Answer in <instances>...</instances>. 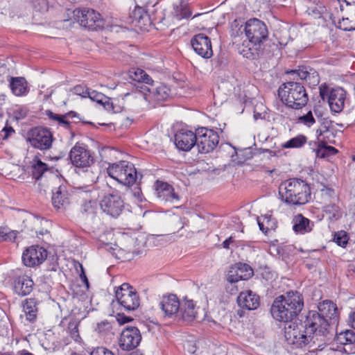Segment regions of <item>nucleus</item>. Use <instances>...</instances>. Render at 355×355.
<instances>
[{"label":"nucleus","instance_id":"1","mask_svg":"<svg viewBox=\"0 0 355 355\" xmlns=\"http://www.w3.org/2000/svg\"><path fill=\"white\" fill-rule=\"evenodd\" d=\"M245 33L247 40L243 42L239 52L247 59L254 60L259 56L263 43L268 37L267 26L257 18L250 19L245 23Z\"/></svg>","mask_w":355,"mask_h":355},{"label":"nucleus","instance_id":"2","mask_svg":"<svg viewBox=\"0 0 355 355\" xmlns=\"http://www.w3.org/2000/svg\"><path fill=\"white\" fill-rule=\"evenodd\" d=\"M304 306L302 295L297 291L288 292L286 295H280L274 300L270 312L273 318L285 324L295 321L297 315Z\"/></svg>","mask_w":355,"mask_h":355},{"label":"nucleus","instance_id":"3","mask_svg":"<svg viewBox=\"0 0 355 355\" xmlns=\"http://www.w3.org/2000/svg\"><path fill=\"white\" fill-rule=\"evenodd\" d=\"M279 195L283 201L292 205H302L311 199L309 186L300 179H289L279 186Z\"/></svg>","mask_w":355,"mask_h":355},{"label":"nucleus","instance_id":"4","mask_svg":"<svg viewBox=\"0 0 355 355\" xmlns=\"http://www.w3.org/2000/svg\"><path fill=\"white\" fill-rule=\"evenodd\" d=\"M278 96L286 106L295 110L304 107L309 100L304 85L294 81L283 83L278 89Z\"/></svg>","mask_w":355,"mask_h":355},{"label":"nucleus","instance_id":"5","mask_svg":"<svg viewBox=\"0 0 355 355\" xmlns=\"http://www.w3.org/2000/svg\"><path fill=\"white\" fill-rule=\"evenodd\" d=\"M107 175L119 184L131 187L137 180V171L135 165L128 161H120L110 164L107 168Z\"/></svg>","mask_w":355,"mask_h":355},{"label":"nucleus","instance_id":"6","mask_svg":"<svg viewBox=\"0 0 355 355\" xmlns=\"http://www.w3.org/2000/svg\"><path fill=\"white\" fill-rule=\"evenodd\" d=\"M284 337L287 343L295 347H304L312 342V336L306 332L303 323L290 321L284 326Z\"/></svg>","mask_w":355,"mask_h":355},{"label":"nucleus","instance_id":"7","mask_svg":"<svg viewBox=\"0 0 355 355\" xmlns=\"http://www.w3.org/2000/svg\"><path fill=\"white\" fill-rule=\"evenodd\" d=\"M320 96L323 101L327 100L332 112L340 113L344 109L347 98V92L342 87L329 89L326 85H322L319 87Z\"/></svg>","mask_w":355,"mask_h":355},{"label":"nucleus","instance_id":"8","mask_svg":"<svg viewBox=\"0 0 355 355\" xmlns=\"http://www.w3.org/2000/svg\"><path fill=\"white\" fill-rule=\"evenodd\" d=\"M119 305L128 311L136 310L140 305V299L136 290L128 283L121 285L115 292Z\"/></svg>","mask_w":355,"mask_h":355},{"label":"nucleus","instance_id":"9","mask_svg":"<svg viewBox=\"0 0 355 355\" xmlns=\"http://www.w3.org/2000/svg\"><path fill=\"white\" fill-rule=\"evenodd\" d=\"M196 145L201 153L212 151L219 142V136L216 132L207 128H200L196 130Z\"/></svg>","mask_w":355,"mask_h":355},{"label":"nucleus","instance_id":"10","mask_svg":"<svg viewBox=\"0 0 355 355\" xmlns=\"http://www.w3.org/2000/svg\"><path fill=\"white\" fill-rule=\"evenodd\" d=\"M303 324L306 332L312 336V339H313L315 335L324 336L328 331L330 323L328 322V319L323 318L318 312L310 311Z\"/></svg>","mask_w":355,"mask_h":355},{"label":"nucleus","instance_id":"11","mask_svg":"<svg viewBox=\"0 0 355 355\" xmlns=\"http://www.w3.org/2000/svg\"><path fill=\"white\" fill-rule=\"evenodd\" d=\"M73 15L82 26L90 30H96L103 25L101 15L92 9H76Z\"/></svg>","mask_w":355,"mask_h":355},{"label":"nucleus","instance_id":"12","mask_svg":"<svg viewBox=\"0 0 355 355\" xmlns=\"http://www.w3.org/2000/svg\"><path fill=\"white\" fill-rule=\"evenodd\" d=\"M28 141L33 148L46 150L52 146L53 135L46 128H35L28 132Z\"/></svg>","mask_w":355,"mask_h":355},{"label":"nucleus","instance_id":"13","mask_svg":"<svg viewBox=\"0 0 355 355\" xmlns=\"http://www.w3.org/2000/svg\"><path fill=\"white\" fill-rule=\"evenodd\" d=\"M100 206L103 212L117 218L124 209V201L117 191H114L103 198Z\"/></svg>","mask_w":355,"mask_h":355},{"label":"nucleus","instance_id":"14","mask_svg":"<svg viewBox=\"0 0 355 355\" xmlns=\"http://www.w3.org/2000/svg\"><path fill=\"white\" fill-rule=\"evenodd\" d=\"M47 250L40 245H31L22 254L23 263L28 267H35L42 264L47 258Z\"/></svg>","mask_w":355,"mask_h":355},{"label":"nucleus","instance_id":"15","mask_svg":"<svg viewBox=\"0 0 355 355\" xmlns=\"http://www.w3.org/2000/svg\"><path fill=\"white\" fill-rule=\"evenodd\" d=\"M69 158L72 164L77 168H87L94 162L90 152L84 146L77 144L71 149Z\"/></svg>","mask_w":355,"mask_h":355},{"label":"nucleus","instance_id":"16","mask_svg":"<svg viewBox=\"0 0 355 355\" xmlns=\"http://www.w3.org/2000/svg\"><path fill=\"white\" fill-rule=\"evenodd\" d=\"M141 340L139 330L135 327H127L121 334L119 347L123 350L130 351L136 348Z\"/></svg>","mask_w":355,"mask_h":355},{"label":"nucleus","instance_id":"17","mask_svg":"<svg viewBox=\"0 0 355 355\" xmlns=\"http://www.w3.org/2000/svg\"><path fill=\"white\" fill-rule=\"evenodd\" d=\"M144 99L148 102H162L170 95V89L165 85L157 83L156 85L141 87Z\"/></svg>","mask_w":355,"mask_h":355},{"label":"nucleus","instance_id":"18","mask_svg":"<svg viewBox=\"0 0 355 355\" xmlns=\"http://www.w3.org/2000/svg\"><path fill=\"white\" fill-rule=\"evenodd\" d=\"M194 51L203 58H210L213 55V50L210 38L203 33L196 35L191 40Z\"/></svg>","mask_w":355,"mask_h":355},{"label":"nucleus","instance_id":"19","mask_svg":"<svg viewBox=\"0 0 355 355\" xmlns=\"http://www.w3.org/2000/svg\"><path fill=\"white\" fill-rule=\"evenodd\" d=\"M253 275L252 269L247 264L236 263L232 266L227 275V281L231 284L245 280Z\"/></svg>","mask_w":355,"mask_h":355},{"label":"nucleus","instance_id":"20","mask_svg":"<svg viewBox=\"0 0 355 355\" xmlns=\"http://www.w3.org/2000/svg\"><path fill=\"white\" fill-rule=\"evenodd\" d=\"M196 135L191 130H181L175 135V144L181 150H190L196 145Z\"/></svg>","mask_w":355,"mask_h":355},{"label":"nucleus","instance_id":"21","mask_svg":"<svg viewBox=\"0 0 355 355\" xmlns=\"http://www.w3.org/2000/svg\"><path fill=\"white\" fill-rule=\"evenodd\" d=\"M164 317L171 318L180 310V302L175 295H164L159 303Z\"/></svg>","mask_w":355,"mask_h":355},{"label":"nucleus","instance_id":"22","mask_svg":"<svg viewBox=\"0 0 355 355\" xmlns=\"http://www.w3.org/2000/svg\"><path fill=\"white\" fill-rule=\"evenodd\" d=\"M155 187L157 196L160 200L171 203L179 201V196L175 192L174 188L169 184L157 181Z\"/></svg>","mask_w":355,"mask_h":355},{"label":"nucleus","instance_id":"23","mask_svg":"<svg viewBox=\"0 0 355 355\" xmlns=\"http://www.w3.org/2000/svg\"><path fill=\"white\" fill-rule=\"evenodd\" d=\"M239 306L248 310H254L259 306V297L252 291L241 292L237 297Z\"/></svg>","mask_w":355,"mask_h":355},{"label":"nucleus","instance_id":"24","mask_svg":"<svg viewBox=\"0 0 355 355\" xmlns=\"http://www.w3.org/2000/svg\"><path fill=\"white\" fill-rule=\"evenodd\" d=\"M318 313L328 319V322L336 323L338 319V311L336 304L330 300H324L318 304Z\"/></svg>","mask_w":355,"mask_h":355},{"label":"nucleus","instance_id":"25","mask_svg":"<svg viewBox=\"0 0 355 355\" xmlns=\"http://www.w3.org/2000/svg\"><path fill=\"white\" fill-rule=\"evenodd\" d=\"M130 17L135 26L143 31H148V26L150 24V17L144 8L135 7L130 14Z\"/></svg>","mask_w":355,"mask_h":355},{"label":"nucleus","instance_id":"26","mask_svg":"<svg viewBox=\"0 0 355 355\" xmlns=\"http://www.w3.org/2000/svg\"><path fill=\"white\" fill-rule=\"evenodd\" d=\"M24 222L31 231H34L37 234L43 235L48 232L44 227L47 226L49 221L43 218L30 215Z\"/></svg>","mask_w":355,"mask_h":355},{"label":"nucleus","instance_id":"27","mask_svg":"<svg viewBox=\"0 0 355 355\" xmlns=\"http://www.w3.org/2000/svg\"><path fill=\"white\" fill-rule=\"evenodd\" d=\"M9 87L12 93L16 96H26L29 92L28 83L23 77H10Z\"/></svg>","mask_w":355,"mask_h":355},{"label":"nucleus","instance_id":"28","mask_svg":"<svg viewBox=\"0 0 355 355\" xmlns=\"http://www.w3.org/2000/svg\"><path fill=\"white\" fill-rule=\"evenodd\" d=\"M33 284L29 276L26 275L19 276L15 280V292L20 295H28L33 289Z\"/></svg>","mask_w":355,"mask_h":355},{"label":"nucleus","instance_id":"29","mask_svg":"<svg viewBox=\"0 0 355 355\" xmlns=\"http://www.w3.org/2000/svg\"><path fill=\"white\" fill-rule=\"evenodd\" d=\"M292 223L294 232L300 234L310 232L313 227V223L302 214L295 216L292 220Z\"/></svg>","mask_w":355,"mask_h":355},{"label":"nucleus","instance_id":"30","mask_svg":"<svg viewBox=\"0 0 355 355\" xmlns=\"http://www.w3.org/2000/svg\"><path fill=\"white\" fill-rule=\"evenodd\" d=\"M291 73H296L301 80H304L310 87L317 86L320 83L319 74L313 69L304 67L297 71H292Z\"/></svg>","mask_w":355,"mask_h":355},{"label":"nucleus","instance_id":"31","mask_svg":"<svg viewBox=\"0 0 355 355\" xmlns=\"http://www.w3.org/2000/svg\"><path fill=\"white\" fill-rule=\"evenodd\" d=\"M179 312L184 320L189 322L193 321L197 314L195 302L192 300L184 298L182 302H180Z\"/></svg>","mask_w":355,"mask_h":355},{"label":"nucleus","instance_id":"32","mask_svg":"<svg viewBox=\"0 0 355 355\" xmlns=\"http://www.w3.org/2000/svg\"><path fill=\"white\" fill-rule=\"evenodd\" d=\"M69 194L64 185H60L53 191L52 203L57 209L64 208L69 202Z\"/></svg>","mask_w":355,"mask_h":355},{"label":"nucleus","instance_id":"33","mask_svg":"<svg viewBox=\"0 0 355 355\" xmlns=\"http://www.w3.org/2000/svg\"><path fill=\"white\" fill-rule=\"evenodd\" d=\"M87 97L92 101L101 104L103 107L108 112H117L119 110H115L114 103L110 98L103 95L102 93L97 92L94 90H89Z\"/></svg>","mask_w":355,"mask_h":355},{"label":"nucleus","instance_id":"34","mask_svg":"<svg viewBox=\"0 0 355 355\" xmlns=\"http://www.w3.org/2000/svg\"><path fill=\"white\" fill-rule=\"evenodd\" d=\"M334 126L331 123L324 124L316 132L317 139L320 143H334Z\"/></svg>","mask_w":355,"mask_h":355},{"label":"nucleus","instance_id":"35","mask_svg":"<svg viewBox=\"0 0 355 355\" xmlns=\"http://www.w3.org/2000/svg\"><path fill=\"white\" fill-rule=\"evenodd\" d=\"M257 223L261 231L265 234L268 232L275 230L277 227V223L275 218H272L270 215L261 216L257 218Z\"/></svg>","mask_w":355,"mask_h":355},{"label":"nucleus","instance_id":"36","mask_svg":"<svg viewBox=\"0 0 355 355\" xmlns=\"http://www.w3.org/2000/svg\"><path fill=\"white\" fill-rule=\"evenodd\" d=\"M23 310L26 319L30 322H33L36 319L37 309L36 302L33 298L26 299L23 304Z\"/></svg>","mask_w":355,"mask_h":355},{"label":"nucleus","instance_id":"37","mask_svg":"<svg viewBox=\"0 0 355 355\" xmlns=\"http://www.w3.org/2000/svg\"><path fill=\"white\" fill-rule=\"evenodd\" d=\"M49 169L48 165L42 162L37 156H35L32 162V174L35 179H40Z\"/></svg>","mask_w":355,"mask_h":355},{"label":"nucleus","instance_id":"38","mask_svg":"<svg viewBox=\"0 0 355 355\" xmlns=\"http://www.w3.org/2000/svg\"><path fill=\"white\" fill-rule=\"evenodd\" d=\"M336 340L337 343L343 345H350L355 344V332L347 329L336 334Z\"/></svg>","mask_w":355,"mask_h":355},{"label":"nucleus","instance_id":"39","mask_svg":"<svg viewBox=\"0 0 355 355\" xmlns=\"http://www.w3.org/2000/svg\"><path fill=\"white\" fill-rule=\"evenodd\" d=\"M307 142V138L303 135H298L282 144L283 148H300Z\"/></svg>","mask_w":355,"mask_h":355},{"label":"nucleus","instance_id":"40","mask_svg":"<svg viewBox=\"0 0 355 355\" xmlns=\"http://www.w3.org/2000/svg\"><path fill=\"white\" fill-rule=\"evenodd\" d=\"M337 27L345 31H351L355 30V17L351 18L349 15H344L339 20Z\"/></svg>","mask_w":355,"mask_h":355},{"label":"nucleus","instance_id":"41","mask_svg":"<svg viewBox=\"0 0 355 355\" xmlns=\"http://www.w3.org/2000/svg\"><path fill=\"white\" fill-rule=\"evenodd\" d=\"M326 143H321L316 149V156L324 158L337 153L338 150L333 146H327Z\"/></svg>","mask_w":355,"mask_h":355},{"label":"nucleus","instance_id":"42","mask_svg":"<svg viewBox=\"0 0 355 355\" xmlns=\"http://www.w3.org/2000/svg\"><path fill=\"white\" fill-rule=\"evenodd\" d=\"M130 77L137 82H144L149 85L153 83L152 78L141 69H136L130 71Z\"/></svg>","mask_w":355,"mask_h":355},{"label":"nucleus","instance_id":"43","mask_svg":"<svg viewBox=\"0 0 355 355\" xmlns=\"http://www.w3.org/2000/svg\"><path fill=\"white\" fill-rule=\"evenodd\" d=\"M324 211L330 220H338L341 216L340 207L336 204H329L324 207Z\"/></svg>","mask_w":355,"mask_h":355},{"label":"nucleus","instance_id":"44","mask_svg":"<svg viewBox=\"0 0 355 355\" xmlns=\"http://www.w3.org/2000/svg\"><path fill=\"white\" fill-rule=\"evenodd\" d=\"M340 7L345 15H349L351 18L355 17V0H343Z\"/></svg>","mask_w":355,"mask_h":355},{"label":"nucleus","instance_id":"45","mask_svg":"<svg viewBox=\"0 0 355 355\" xmlns=\"http://www.w3.org/2000/svg\"><path fill=\"white\" fill-rule=\"evenodd\" d=\"M191 12L187 5L180 4L177 6L174 10V16L178 20L189 18Z\"/></svg>","mask_w":355,"mask_h":355},{"label":"nucleus","instance_id":"46","mask_svg":"<svg viewBox=\"0 0 355 355\" xmlns=\"http://www.w3.org/2000/svg\"><path fill=\"white\" fill-rule=\"evenodd\" d=\"M349 236L345 231L340 230L334 234V241L339 246L345 248L348 243Z\"/></svg>","mask_w":355,"mask_h":355},{"label":"nucleus","instance_id":"47","mask_svg":"<svg viewBox=\"0 0 355 355\" xmlns=\"http://www.w3.org/2000/svg\"><path fill=\"white\" fill-rule=\"evenodd\" d=\"M17 232L9 230L6 227H0V242L14 241L17 237Z\"/></svg>","mask_w":355,"mask_h":355},{"label":"nucleus","instance_id":"48","mask_svg":"<svg viewBox=\"0 0 355 355\" xmlns=\"http://www.w3.org/2000/svg\"><path fill=\"white\" fill-rule=\"evenodd\" d=\"M78 327V322L76 320H73L69 322L68 331L71 338L76 342H79L80 340Z\"/></svg>","mask_w":355,"mask_h":355},{"label":"nucleus","instance_id":"49","mask_svg":"<svg viewBox=\"0 0 355 355\" xmlns=\"http://www.w3.org/2000/svg\"><path fill=\"white\" fill-rule=\"evenodd\" d=\"M297 123H302L307 127H311L315 123V119L312 112L309 111L306 114L298 117Z\"/></svg>","mask_w":355,"mask_h":355},{"label":"nucleus","instance_id":"50","mask_svg":"<svg viewBox=\"0 0 355 355\" xmlns=\"http://www.w3.org/2000/svg\"><path fill=\"white\" fill-rule=\"evenodd\" d=\"M96 209V202L95 200H89L85 201L81 207V211L85 214L90 215L95 213Z\"/></svg>","mask_w":355,"mask_h":355},{"label":"nucleus","instance_id":"51","mask_svg":"<svg viewBox=\"0 0 355 355\" xmlns=\"http://www.w3.org/2000/svg\"><path fill=\"white\" fill-rule=\"evenodd\" d=\"M74 94L81 96L83 97H87L89 89L83 85H79L73 87Z\"/></svg>","mask_w":355,"mask_h":355},{"label":"nucleus","instance_id":"52","mask_svg":"<svg viewBox=\"0 0 355 355\" xmlns=\"http://www.w3.org/2000/svg\"><path fill=\"white\" fill-rule=\"evenodd\" d=\"M90 355H115L111 350L103 347H96L91 353Z\"/></svg>","mask_w":355,"mask_h":355},{"label":"nucleus","instance_id":"53","mask_svg":"<svg viewBox=\"0 0 355 355\" xmlns=\"http://www.w3.org/2000/svg\"><path fill=\"white\" fill-rule=\"evenodd\" d=\"M111 329L110 324L107 322H101L97 324L96 331L99 334H104Z\"/></svg>","mask_w":355,"mask_h":355},{"label":"nucleus","instance_id":"54","mask_svg":"<svg viewBox=\"0 0 355 355\" xmlns=\"http://www.w3.org/2000/svg\"><path fill=\"white\" fill-rule=\"evenodd\" d=\"M14 132L15 130L11 126H6L2 129L0 133V139H6Z\"/></svg>","mask_w":355,"mask_h":355},{"label":"nucleus","instance_id":"55","mask_svg":"<svg viewBox=\"0 0 355 355\" xmlns=\"http://www.w3.org/2000/svg\"><path fill=\"white\" fill-rule=\"evenodd\" d=\"M69 114H70L68 113L64 115H61V119L58 121V123L62 125L63 127L67 128L69 126L70 123L68 121H67L66 119Z\"/></svg>","mask_w":355,"mask_h":355},{"label":"nucleus","instance_id":"56","mask_svg":"<svg viewBox=\"0 0 355 355\" xmlns=\"http://www.w3.org/2000/svg\"><path fill=\"white\" fill-rule=\"evenodd\" d=\"M46 115L51 120L58 121L61 119V115L53 113V112L48 110L46 112Z\"/></svg>","mask_w":355,"mask_h":355},{"label":"nucleus","instance_id":"57","mask_svg":"<svg viewBox=\"0 0 355 355\" xmlns=\"http://www.w3.org/2000/svg\"><path fill=\"white\" fill-rule=\"evenodd\" d=\"M80 270H81V273L80 274V277L85 283L87 286H89L88 279H87V278L86 277V275L85 273L84 268H83V266L81 264H80Z\"/></svg>","mask_w":355,"mask_h":355},{"label":"nucleus","instance_id":"58","mask_svg":"<svg viewBox=\"0 0 355 355\" xmlns=\"http://www.w3.org/2000/svg\"><path fill=\"white\" fill-rule=\"evenodd\" d=\"M117 320L120 324H125L129 322L130 320V318L123 315H118Z\"/></svg>","mask_w":355,"mask_h":355},{"label":"nucleus","instance_id":"59","mask_svg":"<svg viewBox=\"0 0 355 355\" xmlns=\"http://www.w3.org/2000/svg\"><path fill=\"white\" fill-rule=\"evenodd\" d=\"M349 322L350 326L355 329V311L349 314Z\"/></svg>","mask_w":355,"mask_h":355},{"label":"nucleus","instance_id":"60","mask_svg":"<svg viewBox=\"0 0 355 355\" xmlns=\"http://www.w3.org/2000/svg\"><path fill=\"white\" fill-rule=\"evenodd\" d=\"M233 241H234L233 237L230 236L228 239H225L223 242V244H222L223 247L225 249H229L230 243H232Z\"/></svg>","mask_w":355,"mask_h":355},{"label":"nucleus","instance_id":"61","mask_svg":"<svg viewBox=\"0 0 355 355\" xmlns=\"http://www.w3.org/2000/svg\"><path fill=\"white\" fill-rule=\"evenodd\" d=\"M321 143L318 141V142L315 141H311L309 143V145L310 148L313 150V152L316 153V149L318 146H320Z\"/></svg>","mask_w":355,"mask_h":355},{"label":"nucleus","instance_id":"62","mask_svg":"<svg viewBox=\"0 0 355 355\" xmlns=\"http://www.w3.org/2000/svg\"><path fill=\"white\" fill-rule=\"evenodd\" d=\"M260 116H261V114L254 113V117L255 119H257Z\"/></svg>","mask_w":355,"mask_h":355},{"label":"nucleus","instance_id":"63","mask_svg":"<svg viewBox=\"0 0 355 355\" xmlns=\"http://www.w3.org/2000/svg\"><path fill=\"white\" fill-rule=\"evenodd\" d=\"M327 192H328L330 194V193H334V191L329 189V190L327 191Z\"/></svg>","mask_w":355,"mask_h":355},{"label":"nucleus","instance_id":"64","mask_svg":"<svg viewBox=\"0 0 355 355\" xmlns=\"http://www.w3.org/2000/svg\"><path fill=\"white\" fill-rule=\"evenodd\" d=\"M0 355H10V354H0Z\"/></svg>","mask_w":355,"mask_h":355}]
</instances>
